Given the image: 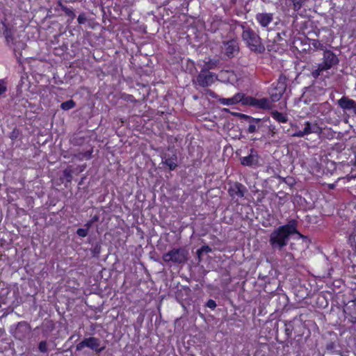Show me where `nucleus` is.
<instances>
[{
	"instance_id": "nucleus-1",
	"label": "nucleus",
	"mask_w": 356,
	"mask_h": 356,
	"mask_svg": "<svg viewBox=\"0 0 356 356\" xmlns=\"http://www.w3.org/2000/svg\"><path fill=\"white\" fill-rule=\"evenodd\" d=\"M293 234L302 237L297 230V220H291L286 225L279 227L270 234L269 243L273 249L281 250L286 245L289 236Z\"/></svg>"
},
{
	"instance_id": "nucleus-2",
	"label": "nucleus",
	"mask_w": 356,
	"mask_h": 356,
	"mask_svg": "<svg viewBox=\"0 0 356 356\" xmlns=\"http://www.w3.org/2000/svg\"><path fill=\"white\" fill-rule=\"evenodd\" d=\"M242 38L247 47L257 54H261L265 51V47L261 42L259 35L252 29L242 26Z\"/></svg>"
},
{
	"instance_id": "nucleus-3",
	"label": "nucleus",
	"mask_w": 356,
	"mask_h": 356,
	"mask_svg": "<svg viewBox=\"0 0 356 356\" xmlns=\"http://www.w3.org/2000/svg\"><path fill=\"white\" fill-rule=\"evenodd\" d=\"M338 63L339 59L337 56L332 51L326 50L323 53V62L318 64L317 69L312 72V76L314 79H317L323 71L332 68Z\"/></svg>"
},
{
	"instance_id": "nucleus-4",
	"label": "nucleus",
	"mask_w": 356,
	"mask_h": 356,
	"mask_svg": "<svg viewBox=\"0 0 356 356\" xmlns=\"http://www.w3.org/2000/svg\"><path fill=\"white\" fill-rule=\"evenodd\" d=\"M188 250L184 248H173L163 255V260L177 264H184L188 259Z\"/></svg>"
},
{
	"instance_id": "nucleus-5",
	"label": "nucleus",
	"mask_w": 356,
	"mask_h": 356,
	"mask_svg": "<svg viewBox=\"0 0 356 356\" xmlns=\"http://www.w3.org/2000/svg\"><path fill=\"white\" fill-rule=\"evenodd\" d=\"M85 347L92 349L97 353H100L105 349V346H101L100 339L93 337L85 338L82 341L76 345V350L77 351H81Z\"/></svg>"
},
{
	"instance_id": "nucleus-6",
	"label": "nucleus",
	"mask_w": 356,
	"mask_h": 356,
	"mask_svg": "<svg viewBox=\"0 0 356 356\" xmlns=\"http://www.w3.org/2000/svg\"><path fill=\"white\" fill-rule=\"evenodd\" d=\"M0 31H3L7 44L9 46H13L15 51L25 48V43L19 40L17 41L14 36L13 32L8 29L5 24L3 23L1 26H0Z\"/></svg>"
},
{
	"instance_id": "nucleus-7",
	"label": "nucleus",
	"mask_w": 356,
	"mask_h": 356,
	"mask_svg": "<svg viewBox=\"0 0 356 356\" xmlns=\"http://www.w3.org/2000/svg\"><path fill=\"white\" fill-rule=\"evenodd\" d=\"M216 79L217 76L216 74L211 72L201 70L196 79H193V81L195 84L204 88L211 86Z\"/></svg>"
},
{
	"instance_id": "nucleus-8",
	"label": "nucleus",
	"mask_w": 356,
	"mask_h": 356,
	"mask_svg": "<svg viewBox=\"0 0 356 356\" xmlns=\"http://www.w3.org/2000/svg\"><path fill=\"white\" fill-rule=\"evenodd\" d=\"M304 129L299 130L292 134V137L302 138L311 134H321L322 128L318 126L316 122H311L307 121L304 124Z\"/></svg>"
},
{
	"instance_id": "nucleus-9",
	"label": "nucleus",
	"mask_w": 356,
	"mask_h": 356,
	"mask_svg": "<svg viewBox=\"0 0 356 356\" xmlns=\"http://www.w3.org/2000/svg\"><path fill=\"white\" fill-rule=\"evenodd\" d=\"M243 104H249L259 108L270 109L272 102L267 98L256 99L252 97H245Z\"/></svg>"
},
{
	"instance_id": "nucleus-10",
	"label": "nucleus",
	"mask_w": 356,
	"mask_h": 356,
	"mask_svg": "<svg viewBox=\"0 0 356 356\" xmlns=\"http://www.w3.org/2000/svg\"><path fill=\"white\" fill-rule=\"evenodd\" d=\"M337 104L344 111H351L353 115H356V101L348 97L343 96L337 101Z\"/></svg>"
},
{
	"instance_id": "nucleus-11",
	"label": "nucleus",
	"mask_w": 356,
	"mask_h": 356,
	"mask_svg": "<svg viewBox=\"0 0 356 356\" xmlns=\"http://www.w3.org/2000/svg\"><path fill=\"white\" fill-rule=\"evenodd\" d=\"M31 332V327L29 323L25 321L18 323L14 335L15 337L23 340L25 339Z\"/></svg>"
},
{
	"instance_id": "nucleus-12",
	"label": "nucleus",
	"mask_w": 356,
	"mask_h": 356,
	"mask_svg": "<svg viewBox=\"0 0 356 356\" xmlns=\"http://www.w3.org/2000/svg\"><path fill=\"white\" fill-rule=\"evenodd\" d=\"M241 164L246 166H257L259 163V155L254 149L250 150V154L241 159Z\"/></svg>"
},
{
	"instance_id": "nucleus-13",
	"label": "nucleus",
	"mask_w": 356,
	"mask_h": 356,
	"mask_svg": "<svg viewBox=\"0 0 356 356\" xmlns=\"http://www.w3.org/2000/svg\"><path fill=\"white\" fill-rule=\"evenodd\" d=\"M223 49L228 57H233L238 52V43L234 40H231L223 43Z\"/></svg>"
},
{
	"instance_id": "nucleus-14",
	"label": "nucleus",
	"mask_w": 356,
	"mask_h": 356,
	"mask_svg": "<svg viewBox=\"0 0 356 356\" xmlns=\"http://www.w3.org/2000/svg\"><path fill=\"white\" fill-rule=\"evenodd\" d=\"M245 99V95L243 93L238 92L231 98H220L218 102L222 105L230 106L236 104L239 102H242L243 104Z\"/></svg>"
},
{
	"instance_id": "nucleus-15",
	"label": "nucleus",
	"mask_w": 356,
	"mask_h": 356,
	"mask_svg": "<svg viewBox=\"0 0 356 356\" xmlns=\"http://www.w3.org/2000/svg\"><path fill=\"white\" fill-rule=\"evenodd\" d=\"M257 22L264 28H267L273 20V14L268 13H259L256 15Z\"/></svg>"
},
{
	"instance_id": "nucleus-16",
	"label": "nucleus",
	"mask_w": 356,
	"mask_h": 356,
	"mask_svg": "<svg viewBox=\"0 0 356 356\" xmlns=\"http://www.w3.org/2000/svg\"><path fill=\"white\" fill-rule=\"evenodd\" d=\"M245 187L243 184L238 182L235 183L228 190L229 195L232 197H243L245 195Z\"/></svg>"
},
{
	"instance_id": "nucleus-17",
	"label": "nucleus",
	"mask_w": 356,
	"mask_h": 356,
	"mask_svg": "<svg viewBox=\"0 0 356 356\" xmlns=\"http://www.w3.org/2000/svg\"><path fill=\"white\" fill-rule=\"evenodd\" d=\"M346 318L352 323H356V304L353 302L344 309Z\"/></svg>"
},
{
	"instance_id": "nucleus-18",
	"label": "nucleus",
	"mask_w": 356,
	"mask_h": 356,
	"mask_svg": "<svg viewBox=\"0 0 356 356\" xmlns=\"http://www.w3.org/2000/svg\"><path fill=\"white\" fill-rule=\"evenodd\" d=\"M163 163L165 164L170 170H174L177 166V156L175 154L172 155L165 154L163 157Z\"/></svg>"
},
{
	"instance_id": "nucleus-19",
	"label": "nucleus",
	"mask_w": 356,
	"mask_h": 356,
	"mask_svg": "<svg viewBox=\"0 0 356 356\" xmlns=\"http://www.w3.org/2000/svg\"><path fill=\"white\" fill-rule=\"evenodd\" d=\"M201 70L210 72V70L214 69L217 66V61L209 59L208 61H202V64L199 63Z\"/></svg>"
},
{
	"instance_id": "nucleus-20",
	"label": "nucleus",
	"mask_w": 356,
	"mask_h": 356,
	"mask_svg": "<svg viewBox=\"0 0 356 356\" xmlns=\"http://www.w3.org/2000/svg\"><path fill=\"white\" fill-rule=\"evenodd\" d=\"M272 117L279 122L285 123L288 121L287 116L278 111L273 112Z\"/></svg>"
},
{
	"instance_id": "nucleus-21",
	"label": "nucleus",
	"mask_w": 356,
	"mask_h": 356,
	"mask_svg": "<svg viewBox=\"0 0 356 356\" xmlns=\"http://www.w3.org/2000/svg\"><path fill=\"white\" fill-rule=\"evenodd\" d=\"M212 252V249L209 245H203L201 248L197 250V255L198 261L200 262L202 260V256L204 253H209Z\"/></svg>"
},
{
	"instance_id": "nucleus-22",
	"label": "nucleus",
	"mask_w": 356,
	"mask_h": 356,
	"mask_svg": "<svg viewBox=\"0 0 356 356\" xmlns=\"http://www.w3.org/2000/svg\"><path fill=\"white\" fill-rule=\"evenodd\" d=\"M76 104L72 99H70L63 102L60 104V108L64 111H68L70 109L73 108L75 106Z\"/></svg>"
},
{
	"instance_id": "nucleus-23",
	"label": "nucleus",
	"mask_w": 356,
	"mask_h": 356,
	"mask_svg": "<svg viewBox=\"0 0 356 356\" xmlns=\"http://www.w3.org/2000/svg\"><path fill=\"white\" fill-rule=\"evenodd\" d=\"M61 10L65 12V13L70 17L72 19H73L75 17V13H74L73 10L72 8H70L61 3L59 4Z\"/></svg>"
},
{
	"instance_id": "nucleus-24",
	"label": "nucleus",
	"mask_w": 356,
	"mask_h": 356,
	"mask_svg": "<svg viewBox=\"0 0 356 356\" xmlns=\"http://www.w3.org/2000/svg\"><path fill=\"white\" fill-rule=\"evenodd\" d=\"M284 332L288 338L291 337L292 335V332L293 330V325L291 322L285 323H284Z\"/></svg>"
},
{
	"instance_id": "nucleus-25",
	"label": "nucleus",
	"mask_w": 356,
	"mask_h": 356,
	"mask_svg": "<svg viewBox=\"0 0 356 356\" xmlns=\"http://www.w3.org/2000/svg\"><path fill=\"white\" fill-rule=\"evenodd\" d=\"M260 119L250 118L251 124L249 125L248 131L250 134L254 133L257 131L256 125L252 124V122L259 123L260 122Z\"/></svg>"
},
{
	"instance_id": "nucleus-26",
	"label": "nucleus",
	"mask_w": 356,
	"mask_h": 356,
	"mask_svg": "<svg viewBox=\"0 0 356 356\" xmlns=\"http://www.w3.org/2000/svg\"><path fill=\"white\" fill-rule=\"evenodd\" d=\"M349 241L351 245L356 248V220L353 233L349 237Z\"/></svg>"
},
{
	"instance_id": "nucleus-27",
	"label": "nucleus",
	"mask_w": 356,
	"mask_h": 356,
	"mask_svg": "<svg viewBox=\"0 0 356 356\" xmlns=\"http://www.w3.org/2000/svg\"><path fill=\"white\" fill-rule=\"evenodd\" d=\"M91 154H92V152L90 151H87V152H83V153H79L77 155H75V156L79 160H83L84 159H89L91 157Z\"/></svg>"
},
{
	"instance_id": "nucleus-28",
	"label": "nucleus",
	"mask_w": 356,
	"mask_h": 356,
	"mask_svg": "<svg viewBox=\"0 0 356 356\" xmlns=\"http://www.w3.org/2000/svg\"><path fill=\"white\" fill-rule=\"evenodd\" d=\"M311 44L316 49L323 50L324 45L318 40H312Z\"/></svg>"
},
{
	"instance_id": "nucleus-29",
	"label": "nucleus",
	"mask_w": 356,
	"mask_h": 356,
	"mask_svg": "<svg viewBox=\"0 0 356 356\" xmlns=\"http://www.w3.org/2000/svg\"><path fill=\"white\" fill-rule=\"evenodd\" d=\"M291 1H293V9L295 10H298L300 9L302 3L305 2L306 0H291Z\"/></svg>"
},
{
	"instance_id": "nucleus-30",
	"label": "nucleus",
	"mask_w": 356,
	"mask_h": 356,
	"mask_svg": "<svg viewBox=\"0 0 356 356\" xmlns=\"http://www.w3.org/2000/svg\"><path fill=\"white\" fill-rule=\"evenodd\" d=\"M38 349L42 353H46L47 351V342L45 341H40L38 346Z\"/></svg>"
},
{
	"instance_id": "nucleus-31",
	"label": "nucleus",
	"mask_w": 356,
	"mask_h": 356,
	"mask_svg": "<svg viewBox=\"0 0 356 356\" xmlns=\"http://www.w3.org/2000/svg\"><path fill=\"white\" fill-rule=\"evenodd\" d=\"M76 234L80 237H86L88 234V231L87 229L85 228H79L76 230Z\"/></svg>"
},
{
	"instance_id": "nucleus-32",
	"label": "nucleus",
	"mask_w": 356,
	"mask_h": 356,
	"mask_svg": "<svg viewBox=\"0 0 356 356\" xmlns=\"http://www.w3.org/2000/svg\"><path fill=\"white\" fill-rule=\"evenodd\" d=\"M7 90V86L3 80H0V95L6 92Z\"/></svg>"
},
{
	"instance_id": "nucleus-33",
	"label": "nucleus",
	"mask_w": 356,
	"mask_h": 356,
	"mask_svg": "<svg viewBox=\"0 0 356 356\" xmlns=\"http://www.w3.org/2000/svg\"><path fill=\"white\" fill-rule=\"evenodd\" d=\"M207 306L209 308L214 309L216 307L217 305H216V302L213 300L210 299V300H209L207 301Z\"/></svg>"
},
{
	"instance_id": "nucleus-34",
	"label": "nucleus",
	"mask_w": 356,
	"mask_h": 356,
	"mask_svg": "<svg viewBox=\"0 0 356 356\" xmlns=\"http://www.w3.org/2000/svg\"><path fill=\"white\" fill-rule=\"evenodd\" d=\"M77 21H78L79 24H84L86 22V17L85 15L84 14L79 15L77 18Z\"/></svg>"
},
{
	"instance_id": "nucleus-35",
	"label": "nucleus",
	"mask_w": 356,
	"mask_h": 356,
	"mask_svg": "<svg viewBox=\"0 0 356 356\" xmlns=\"http://www.w3.org/2000/svg\"><path fill=\"white\" fill-rule=\"evenodd\" d=\"M280 97H281L280 93L278 95L277 94L272 95H271L272 102L278 101L280 99Z\"/></svg>"
},
{
	"instance_id": "nucleus-36",
	"label": "nucleus",
	"mask_w": 356,
	"mask_h": 356,
	"mask_svg": "<svg viewBox=\"0 0 356 356\" xmlns=\"http://www.w3.org/2000/svg\"><path fill=\"white\" fill-rule=\"evenodd\" d=\"M92 224H93V223H92L90 220H89L88 222H87L84 225V228H85V229H88V230H89V229L92 227Z\"/></svg>"
},
{
	"instance_id": "nucleus-37",
	"label": "nucleus",
	"mask_w": 356,
	"mask_h": 356,
	"mask_svg": "<svg viewBox=\"0 0 356 356\" xmlns=\"http://www.w3.org/2000/svg\"><path fill=\"white\" fill-rule=\"evenodd\" d=\"M99 220V217L97 216H95L92 217V218L90 220V221L94 223L95 222H97Z\"/></svg>"
},
{
	"instance_id": "nucleus-38",
	"label": "nucleus",
	"mask_w": 356,
	"mask_h": 356,
	"mask_svg": "<svg viewBox=\"0 0 356 356\" xmlns=\"http://www.w3.org/2000/svg\"><path fill=\"white\" fill-rule=\"evenodd\" d=\"M286 257H289V259H293V256L291 253H286Z\"/></svg>"
},
{
	"instance_id": "nucleus-39",
	"label": "nucleus",
	"mask_w": 356,
	"mask_h": 356,
	"mask_svg": "<svg viewBox=\"0 0 356 356\" xmlns=\"http://www.w3.org/2000/svg\"><path fill=\"white\" fill-rule=\"evenodd\" d=\"M16 137H17V136L15 134V132L13 131L11 134L10 138H11V139L14 140L15 138H16Z\"/></svg>"
},
{
	"instance_id": "nucleus-40",
	"label": "nucleus",
	"mask_w": 356,
	"mask_h": 356,
	"mask_svg": "<svg viewBox=\"0 0 356 356\" xmlns=\"http://www.w3.org/2000/svg\"><path fill=\"white\" fill-rule=\"evenodd\" d=\"M334 184H330V188H332H332H334Z\"/></svg>"
}]
</instances>
